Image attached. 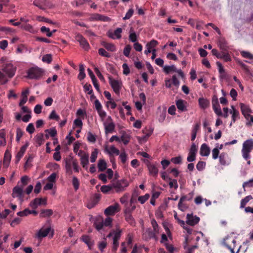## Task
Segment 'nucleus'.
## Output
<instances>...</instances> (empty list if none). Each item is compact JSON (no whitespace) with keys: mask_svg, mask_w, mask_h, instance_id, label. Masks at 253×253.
<instances>
[{"mask_svg":"<svg viewBox=\"0 0 253 253\" xmlns=\"http://www.w3.org/2000/svg\"><path fill=\"white\" fill-rule=\"evenodd\" d=\"M16 71V67L14 66L10 61L3 63L0 69V84H6L9 79L14 76Z\"/></svg>","mask_w":253,"mask_h":253,"instance_id":"1","label":"nucleus"},{"mask_svg":"<svg viewBox=\"0 0 253 253\" xmlns=\"http://www.w3.org/2000/svg\"><path fill=\"white\" fill-rule=\"evenodd\" d=\"M253 149V140L250 139L245 141L243 145L242 153L243 158L247 160L250 158V153Z\"/></svg>","mask_w":253,"mask_h":253,"instance_id":"2","label":"nucleus"},{"mask_svg":"<svg viewBox=\"0 0 253 253\" xmlns=\"http://www.w3.org/2000/svg\"><path fill=\"white\" fill-rule=\"evenodd\" d=\"M129 185L128 181L125 179H122L112 182V186L117 193L124 191L126 187Z\"/></svg>","mask_w":253,"mask_h":253,"instance_id":"3","label":"nucleus"},{"mask_svg":"<svg viewBox=\"0 0 253 253\" xmlns=\"http://www.w3.org/2000/svg\"><path fill=\"white\" fill-rule=\"evenodd\" d=\"M28 77L31 79H39L43 75V71L38 67L29 69L27 72Z\"/></svg>","mask_w":253,"mask_h":253,"instance_id":"4","label":"nucleus"},{"mask_svg":"<svg viewBox=\"0 0 253 253\" xmlns=\"http://www.w3.org/2000/svg\"><path fill=\"white\" fill-rule=\"evenodd\" d=\"M109 84L113 88L116 94L119 95L122 88V83L121 81L114 79L111 77H108Z\"/></svg>","mask_w":253,"mask_h":253,"instance_id":"5","label":"nucleus"},{"mask_svg":"<svg viewBox=\"0 0 253 253\" xmlns=\"http://www.w3.org/2000/svg\"><path fill=\"white\" fill-rule=\"evenodd\" d=\"M211 102L214 113L218 116H221L222 115V113L218 102V98L216 95H214L212 97Z\"/></svg>","mask_w":253,"mask_h":253,"instance_id":"6","label":"nucleus"},{"mask_svg":"<svg viewBox=\"0 0 253 253\" xmlns=\"http://www.w3.org/2000/svg\"><path fill=\"white\" fill-rule=\"evenodd\" d=\"M94 105L95 107V109L97 111V113L101 118L102 121L104 120L105 117L106 116V113L103 110L102 105L100 103V101L98 99H96L94 101Z\"/></svg>","mask_w":253,"mask_h":253,"instance_id":"7","label":"nucleus"},{"mask_svg":"<svg viewBox=\"0 0 253 253\" xmlns=\"http://www.w3.org/2000/svg\"><path fill=\"white\" fill-rule=\"evenodd\" d=\"M46 204L47 200L46 198H36L30 202V206L33 209H37L39 205H43L44 206H45Z\"/></svg>","mask_w":253,"mask_h":253,"instance_id":"8","label":"nucleus"},{"mask_svg":"<svg viewBox=\"0 0 253 253\" xmlns=\"http://www.w3.org/2000/svg\"><path fill=\"white\" fill-rule=\"evenodd\" d=\"M77 41L80 43V45L85 50L87 51L89 48V44L87 41L81 34H78L76 37Z\"/></svg>","mask_w":253,"mask_h":253,"instance_id":"9","label":"nucleus"},{"mask_svg":"<svg viewBox=\"0 0 253 253\" xmlns=\"http://www.w3.org/2000/svg\"><path fill=\"white\" fill-rule=\"evenodd\" d=\"M120 211L119 205L115 203L114 205L108 207L105 210L104 213L106 215H114L117 212Z\"/></svg>","mask_w":253,"mask_h":253,"instance_id":"10","label":"nucleus"},{"mask_svg":"<svg viewBox=\"0 0 253 253\" xmlns=\"http://www.w3.org/2000/svg\"><path fill=\"white\" fill-rule=\"evenodd\" d=\"M186 218V223L191 226H194L200 221V218L197 216H193L192 214H187Z\"/></svg>","mask_w":253,"mask_h":253,"instance_id":"11","label":"nucleus"},{"mask_svg":"<svg viewBox=\"0 0 253 253\" xmlns=\"http://www.w3.org/2000/svg\"><path fill=\"white\" fill-rule=\"evenodd\" d=\"M23 187L16 186L12 189V196L13 198L18 197L22 200L23 198Z\"/></svg>","mask_w":253,"mask_h":253,"instance_id":"12","label":"nucleus"},{"mask_svg":"<svg viewBox=\"0 0 253 253\" xmlns=\"http://www.w3.org/2000/svg\"><path fill=\"white\" fill-rule=\"evenodd\" d=\"M122 32V29L121 28H117L114 32H108V37L112 39H120L121 38V33Z\"/></svg>","mask_w":253,"mask_h":253,"instance_id":"13","label":"nucleus"},{"mask_svg":"<svg viewBox=\"0 0 253 253\" xmlns=\"http://www.w3.org/2000/svg\"><path fill=\"white\" fill-rule=\"evenodd\" d=\"M147 166L150 174L154 177H156L158 173V169L157 165L149 163Z\"/></svg>","mask_w":253,"mask_h":253,"instance_id":"14","label":"nucleus"},{"mask_svg":"<svg viewBox=\"0 0 253 253\" xmlns=\"http://www.w3.org/2000/svg\"><path fill=\"white\" fill-rule=\"evenodd\" d=\"M50 227H47L45 229L42 228L39 231L38 233L36 234V236L39 239L45 237L50 232Z\"/></svg>","mask_w":253,"mask_h":253,"instance_id":"15","label":"nucleus"},{"mask_svg":"<svg viewBox=\"0 0 253 253\" xmlns=\"http://www.w3.org/2000/svg\"><path fill=\"white\" fill-rule=\"evenodd\" d=\"M211 152L210 148L206 144H203L200 148V153L202 156H208Z\"/></svg>","mask_w":253,"mask_h":253,"instance_id":"16","label":"nucleus"},{"mask_svg":"<svg viewBox=\"0 0 253 253\" xmlns=\"http://www.w3.org/2000/svg\"><path fill=\"white\" fill-rule=\"evenodd\" d=\"M83 153V151H81L80 152L78 153L79 156H81V159H80V161H81V164L84 169H86V166L88 164V155L84 154L83 155H81Z\"/></svg>","mask_w":253,"mask_h":253,"instance_id":"17","label":"nucleus"},{"mask_svg":"<svg viewBox=\"0 0 253 253\" xmlns=\"http://www.w3.org/2000/svg\"><path fill=\"white\" fill-rule=\"evenodd\" d=\"M28 146V144L27 143L21 147L20 150L18 152L17 155H16V163H19L20 159L22 158L24 154L25 153Z\"/></svg>","mask_w":253,"mask_h":253,"instance_id":"18","label":"nucleus"},{"mask_svg":"<svg viewBox=\"0 0 253 253\" xmlns=\"http://www.w3.org/2000/svg\"><path fill=\"white\" fill-rule=\"evenodd\" d=\"M93 226L98 231H100L104 226L103 219L100 217L96 219V220L93 223Z\"/></svg>","mask_w":253,"mask_h":253,"instance_id":"19","label":"nucleus"},{"mask_svg":"<svg viewBox=\"0 0 253 253\" xmlns=\"http://www.w3.org/2000/svg\"><path fill=\"white\" fill-rule=\"evenodd\" d=\"M198 102L200 107L203 109L207 108L210 105V101L209 100L205 99L204 98H200L198 100Z\"/></svg>","mask_w":253,"mask_h":253,"instance_id":"20","label":"nucleus"},{"mask_svg":"<svg viewBox=\"0 0 253 253\" xmlns=\"http://www.w3.org/2000/svg\"><path fill=\"white\" fill-rule=\"evenodd\" d=\"M11 155L8 150H6L4 153L3 159V166L5 168H7L11 160Z\"/></svg>","mask_w":253,"mask_h":253,"instance_id":"21","label":"nucleus"},{"mask_svg":"<svg viewBox=\"0 0 253 253\" xmlns=\"http://www.w3.org/2000/svg\"><path fill=\"white\" fill-rule=\"evenodd\" d=\"M105 151L110 155L115 154L116 155H119L120 154V151L115 146H110L108 149L107 147L105 148Z\"/></svg>","mask_w":253,"mask_h":253,"instance_id":"22","label":"nucleus"},{"mask_svg":"<svg viewBox=\"0 0 253 253\" xmlns=\"http://www.w3.org/2000/svg\"><path fill=\"white\" fill-rule=\"evenodd\" d=\"M155 231L152 230L150 229L147 230L143 236H144L146 240H150V239H156V235L155 233Z\"/></svg>","mask_w":253,"mask_h":253,"instance_id":"23","label":"nucleus"},{"mask_svg":"<svg viewBox=\"0 0 253 253\" xmlns=\"http://www.w3.org/2000/svg\"><path fill=\"white\" fill-rule=\"evenodd\" d=\"M240 106L243 115L245 118H247V115H249V113L251 111L249 107L243 103H240Z\"/></svg>","mask_w":253,"mask_h":253,"instance_id":"24","label":"nucleus"},{"mask_svg":"<svg viewBox=\"0 0 253 253\" xmlns=\"http://www.w3.org/2000/svg\"><path fill=\"white\" fill-rule=\"evenodd\" d=\"M53 213V211L51 209H42L41 211L40 214L41 217H50Z\"/></svg>","mask_w":253,"mask_h":253,"instance_id":"25","label":"nucleus"},{"mask_svg":"<svg viewBox=\"0 0 253 253\" xmlns=\"http://www.w3.org/2000/svg\"><path fill=\"white\" fill-rule=\"evenodd\" d=\"M104 124L106 133L113 132L115 128V125L114 122H110L108 124L105 123Z\"/></svg>","mask_w":253,"mask_h":253,"instance_id":"26","label":"nucleus"},{"mask_svg":"<svg viewBox=\"0 0 253 253\" xmlns=\"http://www.w3.org/2000/svg\"><path fill=\"white\" fill-rule=\"evenodd\" d=\"M86 76L84 72V67L83 64L79 65V73L78 76V78L79 80L82 81L85 78Z\"/></svg>","mask_w":253,"mask_h":253,"instance_id":"27","label":"nucleus"},{"mask_svg":"<svg viewBox=\"0 0 253 253\" xmlns=\"http://www.w3.org/2000/svg\"><path fill=\"white\" fill-rule=\"evenodd\" d=\"M102 45L106 49L111 52H114L116 51L117 50L115 45L113 43L104 42H103Z\"/></svg>","mask_w":253,"mask_h":253,"instance_id":"28","label":"nucleus"},{"mask_svg":"<svg viewBox=\"0 0 253 253\" xmlns=\"http://www.w3.org/2000/svg\"><path fill=\"white\" fill-rule=\"evenodd\" d=\"M231 108L232 110L230 111V114H232V122L235 123L236 119L238 118L239 116L240 115V113L237 110L234 106H232Z\"/></svg>","mask_w":253,"mask_h":253,"instance_id":"29","label":"nucleus"},{"mask_svg":"<svg viewBox=\"0 0 253 253\" xmlns=\"http://www.w3.org/2000/svg\"><path fill=\"white\" fill-rule=\"evenodd\" d=\"M125 220L130 224L131 226H134L136 225V222L132 214L124 215Z\"/></svg>","mask_w":253,"mask_h":253,"instance_id":"30","label":"nucleus"},{"mask_svg":"<svg viewBox=\"0 0 253 253\" xmlns=\"http://www.w3.org/2000/svg\"><path fill=\"white\" fill-rule=\"evenodd\" d=\"M107 167L106 162L104 160H99L98 163V170L99 171H104Z\"/></svg>","mask_w":253,"mask_h":253,"instance_id":"31","label":"nucleus"},{"mask_svg":"<svg viewBox=\"0 0 253 253\" xmlns=\"http://www.w3.org/2000/svg\"><path fill=\"white\" fill-rule=\"evenodd\" d=\"M36 143L39 146H41L43 143L44 140L43 139V134L40 133L37 135L35 137Z\"/></svg>","mask_w":253,"mask_h":253,"instance_id":"32","label":"nucleus"},{"mask_svg":"<svg viewBox=\"0 0 253 253\" xmlns=\"http://www.w3.org/2000/svg\"><path fill=\"white\" fill-rule=\"evenodd\" d=\"M193 195V193H189L187 195L182 196L180 199L179 205H181V203H183L185 201H190V200H192Z\"/></svg>","mask_w":253,"mask_h":253,"instance_id":"33","label":"nucleus"},{"mask_svg":"<svg viewBox=\"0 0 253 253\" xmlns=\"http://www.w3.org/2000/svg\"><path fill=\"white\" fill-rule=\"evenodd\" d=\"M219 161L221 165H225L226 164V158L227 154L226 153H221L219 156Z\"/></svg>","mask_w":253,"mask_h":253,"instance_id":"34","label":"nucleus"},{"mask_svg":"<svg viewBox=\"0 0 253 253\" xmlns=\"http://www.w3.org/2000/svg\"><path fill=\"white\" fill-rule=\"evenodd\" d=\"M72 160H67L66 162V172L69 174H72L73 171L72 169Z\"/></svg>","mask_w":253,"mask_h":253,"instance_id":"35","label":"nucleus"},{"mask_svg":"<svg viewBox=\"0 0 253 253\" xmlns=\"http://www.w3.org/2000/svg\"><path fill=\"white\" fill-rule=\"evenodd\" d=\"M252 199L253 197L251 195H248L246 196L245 198L243 199L241 202L240 208H244L247 204Z\"/></svg>","mask_w":253,"mask_h":253,"instance_id":"36","label":"nucleus"},{"mask_svg":"<svg viewBox=\"0 0 253 253\" xmlns=\"http://www.w3.org/2000/svg\"><path fill=\"white\" fill-rule=\"evenodd\" d=\"M164 71L166 74H169L171 72H175L176 71V67L174 65L166 66L164 68Z\"/></svg>","mask_w":253,"mask_h":253,"instance_id":"37","label":"nucleus"},{"mask_svg":"<svg viewBox=\"0 0 253 253\" xmlns=\"http://www.w3.org/2000/svg\"><path fill=\"white\" fill-rule=\"evenodd\" d=\"M81 240L82 241L84 242L89 248H90V247L92 246V243L90 237L88 236L83 235L81 238Z\"/></svg>","mask_w":253,"mask_h":253,"instance_id":"38","label":"nucleus"},{"mask_svg":"<svg viewBox=\"0 0 253 253\" xmlns=\"http://www.w3.org/2000/svg\"><path fill=\"white\" fill-rule=\"evenodd\" d=\"M176 105H177V107L179 110L181 111H184L186 110L183 100L180 99L176 101Z\"/></svg>","mask_w":253,"mask_h":253,"instance_id":"39","label":"nucleus"},{"mask_svg":"<svg viewBox=\"0 0 253 253\" xmlns=\"http://www.w3.org/2000/svg\"><path fill=\"white\" fill-rule=\"evenodd\" d=\"M0 31L3 32L4 33L7 34L14 33L15 30L13 28L8 27L0 26Z\"/></svg>","mask_w":253,"mask_h":253,"instance_id":"40","label":"nucleus"},{"mask_svg":"<svg viewBox=\"0 0 253 253\" xmlns=\"http://www.w3.org/2000/svg\"><path fill=\"white\" fill-rule=\"evenodd\" d=\"M113 189L112 184L108 185H103L101 187V191L103 193H107Z\"/></svg>","mask_w":253,"mask_h":253,"instance_id":"41","label":"nucleus"},{"mask_svg":"<svg viewBox=\"0 0 253 253\" xmlns=\"http://www.w3.org/2000/svg\"><path fill=\"white\" fill-rule=\"evenodd\" d=\"M27 51V47L23 44H21L18 45L17 49H16V52L17 53H23Z\"/></svg>","mask_w":253,"mask_h":253,"instance_id":"42","label":"nucleus"},{"mask_svg":"<svg viewBox=\"0 0 253 253\" xmlns=\"http://www.w3.org/2000/svg\"><path fill=\"white\" fill-rule=\"evenodd\" d=\"M114 236L113 238L114 241H119L121 236L122 230L118 228L116 230H114Z\"/></svg>","mask_w":253,"mask_h":253,"instance_id":"43","label":"nucleus"},{"mask_svg":"<svg viewBox=\"0 0 253 253\" xmlns=\"http://www.w3.org/2000/svg\"><path fill=\"white\" fill-rule=\"evenodd\" d=\"M150 195L148 194H146L143 196H140L138 198V201L141 204H144L149 198Z\"/></svg>","mask_w":253,"mask_h":253,"instance_id":"44","label":"nucleus"},{"mask_svg":"<svg viewBox=\"0 0 253 253\" xmlns=\"http://www.w3.org/2000/svg\"><path fill=\"white\" fill-rule=\"evenodd\" d=\"M158 44V42L155 40H152L150 42H148L146 44V47H149L152 50Z\"/></svg>","mask_w":253,"mask_h":253,"instance_id":"45","label":"nucleus"},{"mask_svg":"<svg viewBox=\"0 0 253 253\" xmlns=\"http://www.w3.org/2000/svg\"><path fill=\"white\" fill-rule=\"evenodd\" d=\"M218 46L222 51H226L227 50V46L224 40H220L219 41Z\"/></svg>","mask_w":253,"mask_h":253,"instance_id":"46","label":"nucleus"},{"mask_svg":"<svg viewBox=\"0 0 253 253\" xmlns=\"http://www.w3.org/2000/svg\"><path fill=\"white\" fill-rule=\"evenodd\" d=\"M98 249L100 250V251L101 253H102L103 252L104 249L107 246V242H106L105 238H104V240L103 241H102L98 243Z\"/></svg>","mask_w":253,"mask_h":253,"instance_id":"47","label":"nucleus"},{"mask_svg":"<svg viewBox=\"0 0 253 253\" xmlns=\"http://www.w3.org/2000/svg\"><path fill=\"white\" fill-rule=\"evenodd\" d=\"M131 50V46L130 44L126 45L124 49L123 54L126 56L128 57L130 55V53Z\"/></svg>","mask_w":253,"mask_h":253,"instance_id":"48","label":"nucleus"},{"mask_svg":"<svg viewBox=\"0 0 253 253\" xmlns=\"http://www.w3.org/2000/svg\"><path fill=\"white\" fill-rule=\"evenodd\" d=\"M98 150L95 149L91 154L90 161L91 163H94L96 160V158H97L98 155Z\"/></svg>","mask_w":253,"mask_h":253,"instance_id":"49","label":"nucleus"},{"mask_svg":"<svg viewBox=\"0 0 253 253\" xmlns=\"http://www.w3.org/2000/svg\"><path fill=\"white\" fill-rule=\"evenodd\" d=\"M52 60V57L51 54H45L42 57V61L43 62L47 63H50Z\"/></svg>","mask_w":253,"mask_h":253,"instance_id":"50","label":"nucleus"},{"mask_svg":"<svg viewBox=\"0 0 253 253\" xmlns=\"http://www.w3.org/2000/svg\"><path fill=\"white\" fill-rule=\"evenodd\" d=\"M73 125L76 127H78L80 128V129H82L83 126V123L82 120L78 118L76 119L74 121Z\"/></svg>","mask_w":253,"mask_h":253,"instance_id":"51","label":"nucleus"},{"mask_svg":"<svg viewBox=\"0 0 253 253\" xmlns=\"http://www.w3.org/2000/svg\"><path fill=\"white\" fill-rule=\"evenodd\" d=\"M23 134V131L20 128H18L16 130V141L19 142Z\"/></svg>","mask_w":253,"mask_h":253,"instance_id":"52","label":"nucleus"},{"mask_svg":"<svg viewBox=\"0 0 253 253\" xmlns=\"http://www.w3.org/2000/svg\"><path fill=\"white\" fill-rule=\"evenodd\" d=\"M48 118L52 120H55L57 121H59L60 120V117L58 115L56 114V112L55 110H53L49 116L48 117Z\"/></svg>","mask_w":253,"mask_h":253,"instance_id":"53","label":"nucleus"},{"mask_svg":"<svg viewBox=\"0 0 253 253\" xmlns=\"http://www.w3.org/2000/svg\"><path fill=\"white\" fill-rule=\"evenodd\" d=\"M206 162L199 161L196 165V168L199 171H202L205 168Z\"/></svg>","mask_w":253,"mask_h":253,"instance_id":"54","label":"nucleus"},{"mask_svg":"<svg viewBox=\"0 0 253 253\" xmlns=\"http://www.w3.org/2000/svg\"><path fill=\"white\" fill-rule=\"evenodd\" d=\"M72 184L75 190L76 191L79 189V181L77 177H73L72 179Z\"/></svg>","mask_w":253,"mask_h":253,"instance_id":"55","label":"nucleus"},{"mask_svg":"<svg viewBox=\"0 0 253 253\" xmlns=\"http://www.w3.org/2000/svg\"><path fill=\"white\" fill-rule=\"evenodd\" d=\"M219 151L218 148V146H216L213 149L212 151V158L214 160H216L219 157Z\"/></svg>","mask_w":253,"mask_h":253,"instance_id":"56","label":"nucleus"},{"mask_svg":"<svg viewBox=\"0 0 253 253\" xmlns=\"http://www.w3.org/2000/svg\"><path fill=\"white\" fill-rule=\"evenodd\" d=\"M26 130L30 134L33 133L35 131L34 125L32 123H30L27 126Z\"/></svg>","mask_w":253,"mask_h":253,"instance_id":"57","label":"nucleus"},{"mask_svg":"<svg viewBox=\"0 0 253 253\" xmlns=\"http://www.w3.org/2000/svg\"><path fill=\"white\" fill-rule=\"evenodd\" d=\"M236 62L246 72H248L249 71V69L248 68V67L245 64H244L242 61L237 59L236 60Z\"/></svg>","mask_w":253,"mask_h":253,"instance_id":"58","label":"nucleus"},{"mask_svg":"<svg viewBox=\"0 0 253 253\" xmlns=\"http://www.w3.org/2000/svg\"><path fill=\"white\" fill-rule=\"evenodd\" d=\"M29 214H30V210L28 209H25L23 211L17 212V215L19 216H25Z\"/></svg>","mask_w":253,"mask_h":253,"instance_id":"59","label":"nucleus"},{"mask_svg":"<svg viewBox=\"0 0 253 253\" xmlns=\"http://www.w3.org/2000/svg\"><path fill=\"white\" fill-rule=\"evenodd\" d=\"M84 90L86 92L88 91L87 93L88 94H91L93 93V90L92 89V86L90 84H86L84 85Z\"/></svg>","mask_w":253,"mask_h":253,"instance_id":"60","label":"nucleus"},{"mask_svg":"<svg viewBox=\"0 0 253 253\" xmlns=\"http://www.w3.org/2000/svg\"><path fill=\"white\" fill-rule=\"evenodd\" d=\"M170 162L175 164H179L182 163V158L181 156L172 158L170 160Z\"/></svg>","mask_w":253,"mask_h":253,"instance_id":"61","label":"nucleus"},{"mask_svg":"<svg viewBox=\"0 0 253 253\" xmlns=\"http://www.w3.org/2000/svg\"><path fill=\"white\" fill-rule=\"evenodd\" d=\"M241 54L244 58H248L249 59H253V55L249 52L243 51L241 52Z\"/></svg>","mask_w":253,"mask_h":253,"instance_id":"62","label":"nucleus"},{"mask_svg":"<svg viewBox=\"0 0 253 253\" xmlns=\"http://www.w3.org/2000/svg\"><path fill=\"white\" fill-rule=\"evenodd\" d=\"M72 166L73 167V169L74 171L76 172H79L80 170V168L78 166V161L76 160H72Z\"/></svg>","mask_w":253,"mask_h":253,"instance_id":"63","label":"nucleus"},{"mask_svg":"<svg viewBox=\"0 0 253 253\" xmlns=\"http://www.w3.org/2000/svg\"><path fill=\"white\" fill-rule=\"evenodd\" d=\"M98 53L102 56L107 57H109L110 56V55L103 48H100L98 50Z\"/></svg>","mask_w":253,"mask_h":253,"instance_id":"64","label":"nucleus"}]
</instances>
